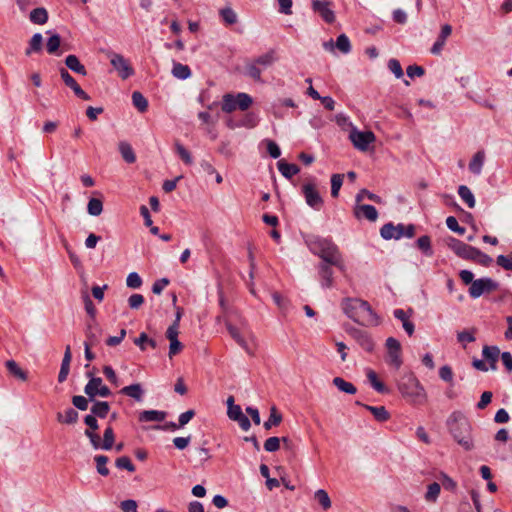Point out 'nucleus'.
Wrapping results in <instances>:
<instances>
[{"label":"nucleus","instance_id":"f257e3e1","mask_svg":"<svg viewBox=\"0 0 512 512\" xmlns=\"http://www.w3.org/2000/svg\"><path fill=\"white\" fill-rule=\"evenodd\" d=\"M344 314L355 323L362 326H377L380 319L370 304L359 298H345L341 302Z\"/></svg>","mask_w":512,"mask_h":512},{"label":"nucleus","instance_id":"f03ea898","mask_svg":"<svg viewBox=\"0 0 512 512\" xmlns=\"http://www.w3.org/2000/svg\"><path fill=\"white\" fill-rule=\"evenodd\" d=\"M305 243L311 253L320 257L322 261L333 264L342 272L346 270L342 254L332 240L320 236H308L305 238Z\"/></svg>","mask_w":512,"mask_h":512},{"label":"nucleus","instance_id":"7ed1b4c3","mask_svg":"<svg viewBox=\"0 0 512 512\" xmlns=\"http://www.w3.org/2000/svg\"><path fill=\"white\" fill-rule=\"evenodd\" d=\"M446 425L454 440L465 450H472L474 445L471 438V424L460 411L452 412L447 418Z\"/></svg>","mask_w":512,"mask_h":512},{"label":"nucleus","instance_id":"20e7f679","mask_svg":"<svg viewBox=\"0 0 512 512\" xmlns=\"http://www.w3.org/2000/svg\"><path fill=\"white\" fill-rule=\"evenodd\" d=\"M402 397L412 405H423L427 402V393L413 373L403 375L397 384Z\"/></svg>","mask_w":512,"mask_h":512},{"label":"nucleus","instance_id":"39448f33","mask_svg":"<svg viewBox=\"0 0 512 512\" xmlns=\"http://www.w3.org/2000/svg\"><path fill=\"white\" fill-rule=\"evenodd\" d=\"M226 328L230 336L242 347L248 354L252 355L256 347V337L252 331L243 325V328H238L231 323H226Z\"/></svg>","mask_w":512,"mask_h":512},{"label":"nucleus","instance_id":"423d86ee","mask_svg":"<svg viewBox=\"0 0 512 512\" xmlns=\"http://www.w3.org/2000/svg\"><path fill=\"white\" fill-rule=\"evenodd\" d=\"M252 103L253 99L247 93L239 92L236 95L227 93L223 95L221 108L225 113H231L236 109L245 111Z\"/></svg>","mask_w":512,"mask_h":512},{"label":"nucleus","instance_id":"0eeeda50","mask_svg":"<svg viewBox=\"0 0 512 512\" xmlns=\"http://www.w3.org/2000/svg\"><path fill=\"white\" fill-rule=\"evenodd\" d=\"M85 436L89 439L92 447L95 450H110L113 447L114 441H115V434L113 431V428L109 425L106 427L104 434H103V440H101L100 436L91 430H85L84 432Z\"/></svg>","mask_w":512,"mask_h":512},{"label":"nucleus","instance_id":"6e6552de","mask_svg":"<svg viewBox=\"0 0 512 512\" xmlns=\"http://www.w3.org/2000/svg\"><path fill=\"white\" fill-rule=\"evenodd\" d=\"M87 376L90 378L88 383L84 387L85 394L89 397L91 401L99 397H108L111 395V390L108 386L103 383L102 378L94 377L91 373H88Z\"/></svg>","mask_w":512,"mask_h":512},{"label":"nucleus","instance_id":"1a4fd4ad","mask_svg":"<svg viewBox=\"0 0 512 512\" xmlns=\"http://www.w3.org/2000/svg\"><path fill=\"white\" fill-rule=\"evenodd\" d=\"M107 57L120 78L125 80L134 75V69L129 60L124 58L121 54L109 51L107 52Z\"/></svg>","mask_w":512,"mask_h":512},{"label":"nucleus","instance_id":"9d476101","mask_svg":"<svg viewBox=\"0 0 512 512\" xmlns=\"http://www.w3.org/2000/svg\"><path fill=\"white\" fill-rule=\"evenodd\" d=\"M349 139L356 149L366 151L369 145L375 142L376 137L372 131H360L352 125Z\"/></svg>","mask_w":512,"mask_h":512},{"label":"nucleus","instance_id":"9b49d317","mask_svg":"<svg viewBox=\"0 0 512 512\" xmlns=\"http://www.w3.org/2000/svg\"><path fill=\"white\" fill-rule=\"evenodd\" d=\"M499 284L489 277H483L472 282V285L469 288V295L477 299L482 296L484 293H489L497 290Z\"/></svg>","mask_w":512,"mask_h":512},{"label":"nucleus","instance_id":"f8f14e48","mask_svg":"<svg viewBox=\"0 0 512 512\" xmlns=\"http://www.w3.org/2000/svg\"><path fill=\"white\" fill-rule=\"evenodd\" d=\"M386 348H387V362L389 365L393 366L395 369H399L403 363L401 357V344L400 342L394 338L389 337L386 340Z\"/></svg>","mask_w":512,"mask_h":512},{"label":"nucleus","instance_id":"ddd939ff","mask_svg":"<svg viewBox=\"0 0 512 512\" xmlns=\"http://www.w3.org/2000/svg\"><path fill=\"white\" fill-rule=\"evenodd\" d=\"M302 193L305 197V201L309 207L318 211L323 206V199L316 189L315 184L305 183L302 186Z\"/></svg>","mask_w":512,"mask_h":512},{"label":"nucleus","instance_id":"4468645a","mask_svg":"<svg viewBox=\"0 0 512 512\" xmlns=\"http://www.w3.org/2000/svg\"><path fill=\"white\" fill-rule=\"evenodd\" d=\"M448 246L457 256L466 260H472L477 250V248L470 246L456 238H450Z\"/></svg>","mask_w":512,"mask_h":512},{"label":"nucleus","instance_id":"2eb2a0df","mask_svg":"<svg viewBox=\"0 0 512 512\" xmlns=\"http://www.w3.org/2000/svg\"><path fill=\"white\" fill-rule=\"evenodd\" d=\"M331 263L327 261H321L317 266L318 278L322 288L328 289L333 287V270Z\"/></svg>","mask_w":512,"mask_h":512},{"label":"nucleus","instance_id":"dca6fc26","mask_svg":"<svg viewBox=\"0 0 512 512\" xmlns=\"http://www.w3.org/2000/svg\"><path fill=\"white\" fill-rule=\"evenodd\" d=\"M312 8L325 22L331 23L335 19L334 11L331 8V3L325 0H314Z\"/></svg>","mask_w":512,"mask_h":512},{"label":"nucleus","instance_id":"f3484780","mask_svg":"<svg viewBox=\"0 0 512 512\" xmlns=\"http://www.w3.org/2000/svg\"><path fill=\"white\" fill-rule=\"evenodd\" d=\"M323 47L326 51L334 52L338 49L343 54H348L351 51L350 40L345 34H340L336 42L329 40L323 43Z\"/></svg>","mask_w":512,"mask_h":512},{"label":"nucleus","instance_id":"a211bd4d","mask_svg":"<svg viewBox=\"0 0 512 512\" xmlns=\"http://www.w3.org/2000/svg\"><path fill=\"white\" fill-rule=\"evenodd\" d=\"M227 416L229 419L236 421L242 430L248 431L250 429V420L246 415L243 414L239 405H236L235 407H229V409H227Z\"/></svg>","mask_w":512,"mask_h":512},{"label":"nucleus","instance_id":"6ab92c4d","mask_svg":"<svg viewBox=\"0 0 512 512\" xmlns=\"http://www.w3.org/2000/svg\"><path fill=\"white\" fill-rule=\"evenodd\" d=\"M404 224L394 225L393 223H387L380 229V235L385 240H399L403 237Z\"/></svg>","mask_w":512,"mask_h":512},{"label":"nucleus","instance_id":"aec40b11","mask_svg":"<svg viewBox=\"0 0 512 512\" xmlns=\"http://www.w3.org/2000/svg\"><path fill=\"white\" fill-rule=\"evenodd\" d=\"M349 333L364 350L368 352L373 350L374 343L367 332L360 329L352 328L349 330Z\"/></svg>","mask_w":512,"mask_h":512},{"label":"nucleus","instance_id":"412c9836","mask_svg":"<svg viewBox=\"0 0 512 512\" xmlns=\"http://www.w3.org/2000/svg\"><path fill=\"white\" fill-rule=\"evenodd\" d=\"M485 158H486L485 151L483 149L478 150L473 155V157L471 158V160L469 162V165H468L469 171L472 174L479 176L482 173Z\"/></svg>","mask_w":512,"mask_h":512},{"label":"nucleus","instance_id":"4be33fe9","mask_svg":"<svg viewBox=\"0 0 512 512\" xmlns=\"http://www.w3.org/2000/svg\"><path fill=\"white\" fill-rule=\"evenodd\" d=\"M355 216L357 218L364 217L369 221H376L378 218V212L376 208L368 204H357L355 207Z\"/></svg>","mask_w":512,"mask_h":512},{"label":"nucleus","instance_id":"5701e85b","mask_svg":"<svg viewBox=\"0 0 512 512\" xmlns=\"http://www.w3.org/2000/svg\"><path fill=\"white\" fill-rule=\"evenodd\" d=\"M120 393L134 399L137 402H142L144 396V389L140 383H134L125 386L120 390Z\"/></svg>","mask_w":512,"mask_h":512},{"label":"nucleus","instance_id":"b1692460","mask_svg":"<svg viewBox=\"0 0 512 512\" xmlns=\"http://www.w3.org/2000/svg\"><path fill=\"white\" fill-rule=\"evenodd\" d=\"M71 359H72L71 348L69 345H67L65 352H64L63 359H62L61 368H60V371L58 374V381L60 383L64 382L67 379V376L70 371Z\"/></svg>","mask_w":512,"mask_h":512},{"label":"nucleus","instance_id":"393cba45","mask_svg":"<svg viewBox=\"0 0 512 512\" xmlns=\"http://www.w3.org/2000/svg\"><path fill=\"white\" fill-rule=\"evenodd\" d=\"M482 355L489 362L490 369L496 370V363L500 355L499 348L497 346H484Z\"/></svg>","mask_w":512,"mask_h":512},{"label":"nucleus","instance_id":"a878e982","mask_svg":"<svg viewBox=\"0 0 512 512\" xmlns=\"http://www.w3.org/2000/svg\"><path fill=\"white\" fill-rule=\"evenodd\" d=\"M393 315L396 319L402 322V327L405 332L411 336L414 333L415 326L414 323L409 320V316L403 309H395Z\"/></svg>","mask_w":512,"mask_h":512},{"label":"nucleus","instance_id":"bb28decb","mask_svg":"<svg viewBox=\"0 0 512 512\" xmlns=\"http://www.w3.org/2000/svg\"><path fill=\"white\" fill-rule=\"evenodd\" d=\"M166 413L158 410H145L139 414L141 422H161L165 419Z\"/></svg>","mask_w":512,"mask_h":512},{"label":"nucleus","instance_id":"cd10ccee","mask_svg":"<svg viewBox=\"0 0 512 512\" xmlns=\"http://www.w3.org/2000/svg\"><path fill=\"white\" fill-rule=\"evenodd\" d=\"M277 168L279 172L287 179H291L293 176L299 173L300 169L296 164H290L284 160L277 162Z\"/></svg>","mask_w":512,"mask_h":512},{"label":"nucleus","instance_id":"c85d7f7f","mask_svg":"<svg viewBox=\"0 0 512 512\" xmlns=\"http://www.w3.org/2000/svg\"><path fill=\"white\" fill-rule=\"evenodd\" d=\"M101 329L97 323L89 324L86 330L87 340L84 343H90V346H95L99 343Z\"/></svg>","mask_w":512,"mask_h":512},{"label":"nucleus","instance_id":"c756f323","mask_svg":"<svg viewBox=\"0 0 512 512\" xmlns=\"http://www.w3.org/2000/svg\"><path fill=\"white\" fill-rule=\"evenodd\" d=\"M93 405L91 407V414H93L96 417H99L101 419L105 418L109 411H110V405L106 401H92Z\"/></svg>","mask_w":512,"mask_h":512},{"label":"nucleus","instance_id":"7c9ffc66","mask_svg":"<svg viewBox=\"0 0 512 512\" xmlns=\"http://www.w3.org/2000/svg\"><path fill=\"white\" fill-rule=\"evenodd\" d=\"M366 376H367V379H368L370 385L378 393H387L388 392L387 387L378 379L375 371H373L372 369H367Z\"/></svg>","mask_w":512,"mask_h":512},{"label":"nucleus","instance_id":"2f4dec72","mask_svg":"<svg viewBox=\"0 0 512 512\" xmlns=\"http://www.w3.org/2000/svg\"><path fill=\"white\" fill-rule=\"evenodd\" d=\"M363 407L371 412L377 421L385 422L390 418V414L384 406H370L364 404Z\"/></svg>","mask_w":512,"mask_h":512},{"label":"nucleus","instance_id":"473e14b6","mask_svg":"<svg viewBox=\"0 0 512 512\" xmlns=\"http://www.w3.org/2000/svg\"><path fill=\"white\" fill-rule=\"evenodd\" d=\"M458 195L467 204L469 208L475 207L476 200L469 187H467L466 185H460L458 187Z\"/></svg>","mask_w":512,"mask_h":512},{"label":"nucleus","instance_id":"72a5a7b5","mask_svg":"<svg viewBox=\"0 0 512 512\" xmlns=\"http://www.w3.org/2000/svg\"><path fill=\"white\" fill-rule=\"evenodd\" d=\"M171 73L175 78L180 80H186L191 76L189 66L176 62L173 64Z\"/></svg>","mask_w":512,"mask_h":512},{"label":"nucleus","instance_id":"f704fd0d","mask_svg":"<svg viewBox=\"0 0 512 512\" xmlns=\"http://www.w3.org/2000/svg\"><path fill=\"white\" fill-rule=\"evenodd\" d=\"M118 146L121 156L127 163H134L136 161L135 153L128 142L121 141Z\"/></svg>","mask_w":512,"mask_h":512},{"label":"nucleus","instance_id":"c9c22d12","mask_svg":"<svg viewBox=\"0 0 512 512\" xmlns=\"http://www.w3.org/2000/svg\"><path fill=\"white\" fill-rule=\"evenodd\" d=\"M278 59L275 50H269L268 52L260 55L254 61L264 68L271 66Z\"/></svg>","mask_w":512,"mask_h":512},{"label":"nucleus","instance_id":"e433bc0d","mask_svg":"<svg viewBox=\"0 0 512 512\" xmlns=\"http://www.w3.org/2000/svg\"><path fill=\"white\" fill-rule=\"evenodd\" d=\"M65 64L70 70L76 73L81 75H86L87 73L84 65L80 63L79 59L75 55H68L65 59Z\"/></svg>","mask_w":512,"mask_h":512},{"label":"nucleus","instance_id":"4c0bfd02","mask_svg":"<svg viewBox=\"0 0 512 512\" xmlns=\"http://www.w3.org/2000/svg\"><path fill=\"white\" fill-rule=\"evenodd\" d=\"M78 412L76 410H74L73 408H68L67 410H65L64 414L63 413H57V420L58 422L60 423H65V424H74L77 422L78 420Z\"/></svg>","mask_w":512,"mask_h":512},{"label":"nucleus","instance_id":"58836bf2","mask_svg":"<svg viewBox=\"0 0 512 512\" xmlns=\"http://www.w3.org/2000/svg\"><path fill=\"white\" fill-rule=\"evenodd\" d=\"M333 384L341 391L346 394H355L357 392L356 387L351 382L344 380L341 377H335L333 379Z\"/></svg>","mask_w":512,"mask_h":512},{"label":"nucleus","instance_id":"ea45409f","mask_svg":"<svg viewBox=\"0 0 512 512\" xmlns=\"http://www.w3.org/2000/svg\"><path fill=\"white\" fill-rule=\"evenodd\" d=\"M282 421V415L278 412L275 406L270 408V416L263 426L266 430H270L273 426H278Z\"/></svg>","mask_w":512,"mask_h":512},{"label":"nucleus","instance_id":"a19ab883","mask_svg":"<svg viewBox=\"0 0 512 512\" xmlns=\"http://www.w3.org/2000/svg\"><path fill=\"white\" fill-rule=\"evenodd\" d=\"M440 491H441V486L437 482H433V483L429 484L427 487L425 496H424L425 500L427 502H431V503L436 502L439 497Z\"/></svg>","mask_w":512,"mask_h":512},{"label":"nucleus","instance_id":"79ce46f5","mask_svg":"<svg viewBox=\"0 0 512 512\" xmlns=\"http://www.w3.org/2000/svg\"><path fill=\"white\" fill-rule=\"evenodd\" d=\"M6 368L9 371V373L12 374L14 377L22 381H25L27 379L26 372L23 371L14 360H8L6 362Z\"/></svg>","mask_w":512,"mask_h":512},{"label":"nucleus","instance_id":"37998d69","mask_svg":"<svg viewBox=\"0 0 512 512\" xmlns=\"http://www.w3.org/2000/svg\"><path fill=\"white\" fill-rule=\"evenodd\" d=\"M132 103L140 112H145L148 108L147 99L139 91L132 93Z\"/></svg>","mask_w":512,"mask_h":512},{"label":"nucleus","instance_id":"c03bdc74","mask_svg":"<svg viewBox=\"0 0 512 512\" xmlns=\"http://www.w3.org/2000/svg\"><path fill=\"white\" fill-rule=\"evenodd\" d=\"M47 19L48 14L44 8H35L30 12V20L35 24H44Z\"/></svg>","mask_w":512,"mask_h":512},{"label":"nucleus","instance_id":"a18cd8bd","mask_svg":"<svg viewBox=\"0 0 512 512\" xmlns=\"http://www.w3.org/2000/svg\"><path fill=\"white\" fill-rule=\"evenodd\" d=\"M94 461L96 463L97 472L102 476H107L109 474V469L106 465L109 458L105 455H97L94 457Z\"/></svg>","mask_w":512,"mask_h":512},{"label":"nucleus","instance_id":"49530a36","mask_svg":"<svg viewBox=\"0 0 512 512\" xmlns=\"http://www.w3.org/2000/svg\"><path fill=\"white\" fill-rule=\"evenodd\" d=\"M262 69L253 60L246 64V75L254 79L255 81H261Z\"/></svg>","mask_w":512,"mask_h":512},{"label":"nucleus","instance_id":"de8ad7c7","mask_svg":"<svg viewBox=\"0 0 512 512\" xmlns=\"http://www.w3.org/2000/svg\"><path fill=\"white\" fill-rule=\"evenodd\" d=\"M87 211L92 216H99L103 211L102 201L97 198H91L87 205Z\"/></svg>","mask_w":512,"mask_h":512},{"label":"nucleus","instance_id":"09e8293b","mask_svg":"<svg viewBox=\"0 0 512 512\" xmlns=\"http://www.w3.org/2000/svg\"><path fill=\"white\" fill-rule=\"evenodd\" d=\"M449 34H440L437 38V40L432 45L430 52L434 55H440L443 51Z\"/></svg>","mask_w":512,"mask_h":512},{"label":"nucleus","instance_id":"8fccbe9b","mask_svg":"<svg viewBox=\"0 0 512 512\" xmlns=\"http://www.w3.org/2000/svg\"><path fill=\"white\" fill-rule=\"evenodd\" d=\"M343 174H333L331 177V195L332 197H338L339 191L343 184Z\"/></svg>","mask_w":512,"mask_h":512},{"label":"nucleus","instance_id":"3c124183","mask_svg":"<svg viewBox=\"0 0 512 512\" xmlns=\"http://www.w3.org/2000/svg\"><path fill=\"white\" fill-rule=\"evenodd\" d=\"M175 151L185 164L191 165L193 163V158L190 152L181 143H175Z\"/></svg>","mask_w":512,"mask_h":512},{"label":"nucleus","instance_id":"603ef678","mask_svg":"<svg viewBox=\"0 0 512 512\" xmlns=\"http://www.w3.org/2000/svg\"><path fill=\"white\" fill-rule=\"evenodd\" d=\"M417 246L423 253L427 256H431L433 254V250L431 248V240L427 235L421 236L417 240Z\"/></svg>","mask_w":512,"mask_h":512},{"label":"nucleus","instance_id":"864d4df0","mask_svg":"<svg viewBox=\"0 0 512 512\" xmlns=\"http://www.w3.org/2000/svg\"><path fill=\"white\" fill-rule=\"evenodd\" d=\"M42 34H34L30 40L29 47L26 50V54L30 55L33 52H38L42 48Z\"/></svg>","mask_w":512,"mask_h":512},{"label":"nucleus","instance_id":"5fc2aeb1","mask_svg":"<svg viewBox=\"0 0 512 512\" xmlns=\"http://www.w3.org/2000/svg\"><path fill=\"white\" fill-rule=\"evenodd\" d=\"M314 496H315V499L318 500L319 504L322 506V508L324 510H327L331 507L330 497L325 490H323V489L317 490L315 492Z\"/></svg>","mask_w":512,"mask_h":512},{"label":"nucleus","instance_id":"6e6d98bb","mask_svg":"<svg viewBox=\"0 0 512 512\" xmlns=\"http://www.w3.org/2000/svg\"><path fill=\"white\" fill-rule=\"evenodd\" d=\"M60 76H61L62 80L64 81V83L69 88H71L74 93L78 90V88H80L78 83L75 81V79L69 74V72L65 68L60 69Z\"/></svg>","mask_w":512,"mask_h":512},{"label":"nucleus","instance_id":"4d7b16f0","mask_svg":"<svg viewBox=\"0 0 512 512\" xmlns=\"http://www.w3.org/2000/svg\"><path fill=\"white\" fill-rule=\"evenodd\" d=\"M388 69L394 74L397 79L403 78L404 72L400 62L392 58L388 61Z\"/></svg>","mask_w":512,"mask_h":512},{"label":"nucleus","instance_id":"13d9d810","mask_svg":"<svg viewBox=\"0 0 512 512\" xmlns=\"http://www.w3.org/2000/svg\"><path fill=\"white\" fill-rule=\"evenodd\" d=\"M115 465L119 469H125L129 472L135 471V466L133 465L131 459L127 456H122L116 459Z\"/></svg>","mask_w":512,"mask_h":512},{"label":"nucleus","instance_id":"bf43d9fd","mask_svg":"<svg viewBox=\"0 0 512 512\" xmlns=\"http://www.w3.org/2000/svg\"><path fill=\"white\" fill-rule=\"evenodd\" d=\"M126 285L132 289H138L142 285V279L137 272H131L126 278Z\"/></svg>","mask_w":512,"mask_h":512},{"label":"nucleus","instance_id":"052dcab7","mask_svg":"<svg viewBox=\"0 0 512 512\" xmlns=\"http://www.w3.org/2000/svg\"><path fill=\"white\" fill-rule=\"evenodd\" d=\"M472 261H474L482 266L488 267L493 262V259L489 255H487V254L483 253L482 251H480L479 249H477Z\"/></svg>","mask_w":512,"mask_h":512},{"label":"nucleus","instance_id":"680f3d73","mask_svg":"<svg viewBox=\"0 0 512 512\" xmlns=\"http://www.w3.org/2000/svg\"><path fill=\"white\" fill-rule=\"evenodd\" d=\"M364 198H367L375 203H381V198L378 195L371 193L366 189H362L358 192L356 195V202L360 203Z\"/></svg>","mask_w":512,"mask_h":512},{"label":"nucleus","instance_id":"e2e57ef3","mask_svg":"<svg viewBox=\"0 0 512 512\" xmlns=\"http://www.w3.org/2000/svg\"><path fill=\"white\" fill-rule=\"evenodd\" d=\"M446 225L451 231H453L459 235H463L466 231V229L464 227L459 225L457 219L454 216L447 217Z\"/></svg>","mask_w":512,"mask_h":512},{"label":"nucleus","instance_id":"0e129e2a","mask_svg":"<svg viewBox=\"0 0 512 512\" xmlns=\"http://www.w3.org/2000/svg\"><path fill=\"white\" fill-rule=\"evenodd\" d=\"M89 401H91L89 399V397H84V396H81V395H76V396H73L72 397V403L73 405L81 410V411H85L88 409V404H89Z\"/></svg>","mask_w":512,"mask_h":512},{"label":"nucleus","instance_id":"69168bd1","mask_svg":"<svg viewBox=\"0 0 512 512\" xmlns=\"http://www.w3.org/2000/svg\"><path fill=\"white\" fill-rule=\"evenodd\" d=\"M280 448V438L273 436L268 438L264 443V449L267 452H275Z\"/></svg>","mask_w":512,"mask_h":512},{"label":"nucleus","instance_id":"338daca9","mask_svg":"<svg viewBox=\"0 0 512 512\" xmlns=\"http://www.w3.org/2000/svg\"><path fill=\"white\" fill-rule=\"evenodd\" d=\"M258 117L254 113H247L242 119L240 126L253 128L258 124Z\"/></svg>","mask_w":512,"mask_h":512},{"label":"nucleus","instance_id":"774afa93","mask_svg":"<svg viewBox=\"0 0 512 512\" xmlns=\"http://www.w3.org/2000/svg\"><path fill=\"white\" fill-rule=\"evenodd\" d=\"M265 143H266L267 152L269 153V155L274 159L279 158L281 155V150H280V147L278 146V144L272 140H266Z\"/></svg>","mask_w":512,"mask_h":512}]
</instances>
